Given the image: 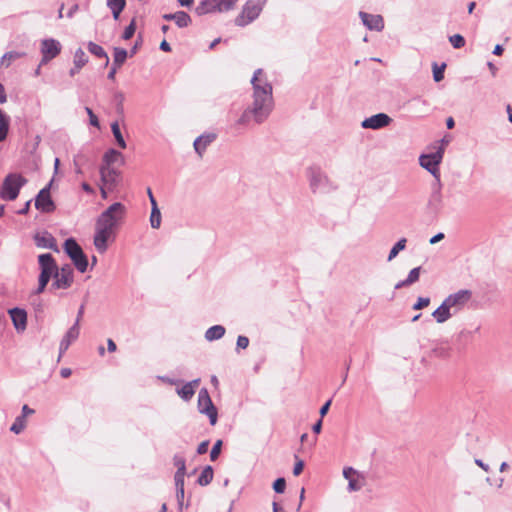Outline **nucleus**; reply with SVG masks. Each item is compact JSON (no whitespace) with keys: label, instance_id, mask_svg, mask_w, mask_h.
Wrapping results in <instances>:
<instances>
[{"label":"nucleus","instance_id":"obj_51","mask_svg":"<svg viewBox=\"0 0 512 512\" xmlns=\"http://www.w3.org/2000/svg\"><path fill=\"white\" fill-rule=\"evenodd\" d=\"M434 354L438 357H447L449 355V348L448 347H437L433 350Z\"/></svg>","mask_w":512,"mask_h":512},{"label":"nucleus","instance_id":"obj_53","mask_svg":"<svg viewBox=\"0 0 512 512\" xmlns=\"http://www.w3.org/2000/svg\"><path fill=\"white\" fill-rule=\"evenodd\" d=\"M209 441H203L198 445L197 453L202 455L208 451Z\"/></svg>","mask_w":512,"mask_h":512},{"label":"nucleus","instance_id":"obj_22","mask_svg":"<svg viewBox=\"0 0 512 512\" xmlns=\"http://www.w3.org/2000/svg\"><path fill=\"white\" fill-rule=\"evenodd\" d=\"M216 135L213 133L203 134L197 137L193 143L194 149L199 157H202L206 148L215 140Z\"/></svg>","mask_w":512,"mask_h":512},{"label":"nucleus","instance_id":"obj_33","mask_svg":"<svg viewBox=\"0 0 512 512\" xmlns=\"http://www.w3.org/2000/svg\"><path fill=\"white\" fill-rule=\"evenodd\" d=\"M128 57V52L124 48L115 47L114 48V57L113 64L114 66L121 67Z\"/></svg>","mask_w":512,"mask_h":512},{"label":"nucleus","instance_id":"obj_8","mask_svg":"<svg viewBox=\"0 0 512 512\" xmlns=\"http://www.w3.org/2000/svg\"><path fill=\"white\" fill-rule=\"evenodd\" d=\"M308 178L310 187L314 193H325L334 189L329 178L318 167H311L308 169Z\"/></svg>","mask_w":512,"mask_h":512},{"label":"nucleus","instance_id":"obj_54","mask_svg":"<svg viewBox=\"0 0 512 512\" xmlns=\"http://www.w3.org/2000/svg\"><path fill=\"white\" fill-rule=\"evenodd\" d=\"M444 237H445L444 233L440 232V233L434 235L433 237H431L430 240H429V243L432 244V245L436 244L439 241L443 240Z\"/></svg>","mask_w":512,"mask_h":512},{"label":"nucleus","instance_id":"obj_46","mask_svg":"<svg viewBox=\"0 0 512 512\" xmlns=\"http://www.w3.org/2000/svg\"><path fill=\"white\" fill-rule=\"evenodd\" d=\"M221 447H222L221 440L216 441V443L213 445L211 452H210V459L212 461H215L218 458V456L221 452Z\"/></svg>","mask_w":512,"mask_h":512},{"label":"nucleus","instance_id":"obj_41","mask_svg":"<svg viewBox=\"0 0 512 512\" xmlns=\"http://www.w3.org/2000/svg\"><path fill=\"white\" fill-rule=\"evenodd\" d=\"M25 426L26 420L24 419V416H18L11 425L10 430L15 434H19L24 430Z\"/></svg>","mask_w":512,"mask_h":512},{"label":"nucleus","instance_id":"obj_60","mask_svg":"<svg viewBox=\"0 0 512 512\" xmlns=\"http://www.w3.org/2000/svg\"><path fill=\"white\" fill-rule=\"evenodd\" d=\"M34 413V410L29 408L28 405H24L22 407V415L21 416H24V418L28 415H31Z\"/></svg>","mask_w":512,"mask_h":512},{"label":"nucleus","instance_id":"obj_47","mask_svg":"<svg viewBox=\"0 0 512 512\" xmlns=\"http://www.w3.org/2000/svg\"><path fill=\"white\" fill-rule=\"evenodd\" d=\"M286 488V481L284 478H278L273 483V489L276 493H283Z\"/></svg>","mask_w":512,"mask_h":512},{"label":"nucleus","instance_id":"obj_62","mask_svg":"<svg viewBox=\"0 0 512 512\" xmlns=\"http://www.w3.org/2000/svg\"><path fill=\"white\" fill-rule=\"evenodd\" d=\"M160 49L162 51H165V52H170L171 51V47H170V44L166 41V40H163L160 44Z\"/></svg>","mask_w":512,"mask_h":512},{"label":"nucleus","instance_id":"obj_64","mask_svg":"<svg viewBox=\"0 0 512 512\" xmlns=\"http://www.w3.org/2000/svg\"><path fill=\"white\" fill-rule=\"evenodd\" d=\"M273 512H286L282 507L278 505L277 502H273L272 504Z\"/></svg>","mask_w":512,"mask_h":512},{"label":"nucleus","instance_id":"obj_48","mask_svg":"<svg viewBox=\"0 0 512 512\" xmlns=\"http://www.w3.org/2000/svg\"><path fill=\"white\" fill-rule=\"evenodd\" d=\"M430 304V298L428 297H419L416 303L413 305L414 310H420L427 307Z\"/></svg>","mask_w":512,"mask_h":512},{"label":"nucleus","instance_id":"obj_26","mask_svg":"<svg viewBox=\"0 0 512 512\" xmlns=\"http://www.w3.org/2000/svg\"><path fill=\"white\" fill-rule=\"evenodd\" d=\"M106 5L110 9L114 20L117 21L126 6V0H107Z\"/></svg>","mask_w":512,"mask_h":512},{"label":"nucleus","instance_id":"obj_36","mask_svg":"<svg viewBox=\"0 0 512 512\" xmlns=\"http://www.w3.org/2000/svg\"><path fill=\"white\" fill-rule=\"evenodd\" d=\"M406 243V238H401L400 240H398L395 243V245L391 248L387 260L392 261L399 254L400 251L405 249Z\"/></svg>","mask_w":512,"mask_h":512},{"label":"nucleus","instance_id":"obj_2","mask_svg":"<svg viewBox=\"0 0 512 512\" xmlns=\"http://www.w3.org/2000/svg\"><path fill=\"white\" fill-rule=\"evenodd\" d=\"M126 213L125 206L116 202L103 211L96 221L94 246L100 253H104L108 247V240L114 237L118 226Z\"/></svg>","mask_w":512,"mask_h":512},{"label":"nucleus","instance_id":"obj_24","mask_svg":"<svg viewBox=\"0 0 512 512\" xmlns=\"http://www.w3.org/2000/svg\"><path fill=\"white\" fill-rule=\"evenodd\" d=\"M454 314L451 312L447 303L443 300L441 305L432 313L437 323L442 324L448 321Z\"/></svg>","mask_w":512,"mask_h":512},{"label":"nucleus","instance_id":"obj_44","mask_svg":"<svg viewBox=\"0 0 512 512\" xmlns=\"http://www.w3.org/2000/svg\"><path fill=\"white\" fill-rule=\"evenodd\" d=\"M449 41L451 45L456 49L462 48L465 45V39L460 34L450 36Z\"/></svg>","mask_w":512,"mask_h":512},{"label":"nucleus","instance_id":"obj_18","mask_svg":"<svg viewBox=\"0 0 512 512\" xmlns=\"http://www.w3.org/2000/svg\"><path fill=\"white\" fill-rule=\"evenodd\" d=\"M119 171L109 165H102L100 167L101 181L109 190L113 189L118 182Z\"/></svg>","mask_w":512,"mask_h":512},{"label":"nucleus","instance_id":"obj_14","mask_svg":"<svg viewBox=\"0 0 512 512\" xmlns=\"http://www.w3.org/2000/svg\"><path fill=\"white\" fill-rule=\"evenodd\" d=\"M74 281V272L70 265H65L61 269L57 268L55 272L54 282L52 287L56 289H67Z\"/></svg>","mask_w":512,"mask_h":512},{"label":"nucleus","instance_id":"obj_40","mask_svg":"<svg viewBox=\"0 0 512 512\" xmlns=\"http://www.w3.org/2000/svg\"><path fill=\"white\" fill-rule=\"evenodd\" d=\"M25 54L17 51H10L5 53L1 58V64L8 66L11 61L23 57Z\"/></svg>","mask_w":512,"mask_h":512},{"label":"nucleus","instance_id":"obj_11","mask_svg":"<svg viewBox=\"0 0 512 512\" xmlns=\"http://www.w3.org/2000/svg\"><path fill=\"white\" fill-rule=\"evenodd\" d=\"M62 50L61 43L54 38L43 39L40 43V52L42 59L40 65H45L52 59L56 58Z\"/></svg>","mask_w":512,"mask_h":512},{"label":"nucleus","instance_id":"obj_49","mask_svg":"<svg viewBox=\"0 0 512 512\" xmlns=\"http://www.w3.org/2000/svg\"><path fill=\"white\" fill-rule=\"evenodd\" d=\"M85 111L89 116L90 124L94 127H99V120H98L97 116L94 114V112L92 111V109L89 107H86Z\"/></svg>","mask_w":512,"mask_h":512},{"label":"nucleus","instance_id":"obj_56","mask_svg":"<svg viewBox=\"0 0 512 512\" xmlns=\"http://www.w3.org/2000/svg\"><path fill=\"white\" fill-rule=\"evenodd\" d=\"M161 381L170 384V385H176L178 383V380L169 378L167 376H159L158 377Z\"/></svg>","mask_w":512,"mask_h":512},{"label":"nucleus","instance_id":"obj_32","mask_svg":"<svg viewBox=\"0 0 512 512\" xmlns=\"http://www.w3.org/2000/svg\"><path fill=\"white\" fill-rule=\"evenodd\" d=\"M174 22L179 28H185L191 24L192 20L185 11H177L175 12Z\"/></svg>","mask_w":512,"mask_h":512},{"label":"nucleus","instance_id":"obj_28","mask_svg":"<svg viewBox=\"0 0 512 512\" xmlns=\"http://www.w3.org/2000/svg\"><path fill=\"white\" fill-rule=\"evenodd\" d=\"M420 271H421V267H416V268H413L407 278L405 280H402V281H399L396 285H395V289H401L405 286H410L412 284H414L415 282H417L419 280V277H420Z\"/></svg>","mask_w":512,"mask_h":512},{"label":"nucleus","instance_id":"obj_52","mask_svg":"<svg viewBox=\"0 0 512 512\" xmlns=\"http://www.w3.org/2000/svg\"><path fill=\"white\" fill-rule=\"evenodd\" d=\"M303 468H304V462L302 460H298L295 465H294V468H293V474L295 476H298L302 473L303 471Z\"/></svg>","mask_w":512,"mask_h":512},{"label":"nucleus","instance_id":"obj_39","mask_svg":"<svg viewBox=\"0 0 512 512\" xmlns=\"http://www.w3.org/2000/svg\"><path fill=\"white\" fill-rule=\"evenodd\" d=\"M175 486L179 510L182 511L184 499V480H175Z\"/></svg>","mask_w":512,"mask_h":512},{"label":"nucleus","instance_id":"obj_20","mask_svg":"<svg viewBox=\"0 0 512 512\" xmlns=\"http://www.w3.org/2000/svg\"><path fill=\"white\" fill-rule=\"evenodd\" d=\"M80 334V327L78 326V323H74L69 330L66 332V334L63 336L60 345H59V357L58 361L62 357V355L67 351L69 346L77 340Z\"/></svg>","mask_w":512,"mask_h":512},{"label":"nucleus","instance_id":"obj_63","mask_svg":"<svg viewBox=\"0 0 512 512\" xmlns=\"http://www.w3.org/2000/svg\"><path fill=\"white\" fill-rule=\"evenodd\" d=\"M47 284H48L47 282H43V281H39L38 280V288L36 290V293L37 294L42 293L45 290Z\"/></svg>","mask_w":512,"mask_h":512},{"label":"nucleus","instance_id":"obj_30","mask_svg":"<svg viewBox=\"0 0 512 512\" xmlns=\"http://www.w3.org/2000/svg\"><path fill=\"white\" fill-rule=\"evenodd\" d=\"M88 51L95 55L98 58H105V65L107 66L109 64V57L106 53V51L98 44L90 41L87 44Z\"/></svg>","mask_w":512,"mask_h":512},{"label":"nucleus","instance_id":"obj_12","mask_svg":"<svg viewBox=\"0 0 512 512\" xmlns=\"http://www.w3.org/2000/svg\"><path fill=\"white\" fill-rule=\"evenodd\" d=\"M38 262L41 270L38 279L39 281L48 283L51 277L55 278V272H57V265L51 254L45 253L39 255Z\"/></svg>","mask_w":512,"mask_h":512},{"label":"nucleus","instance_id":"obj_31","mask_svg":"<svg viewBox=\"0 0 512 512\" xmlns=\"http://www.w3.org/2000/svg\"><path fill=\"white\" fill-rule=\"evenodd\" d=\"M118 160H121V163H123V157L121 152L115 150V149H109L103 157L104 164L103 165H109L112 166L113 163L117 162Z\"/></svg>","mask_w":512,"mask_h":512},{"label":"nucleus","instance_id":"obj_13","mask_svg":"<svg viewBox=\"0 0 512 512\" xmlns=\"http://www.w3.org/2000/svg\"><path fill=\"white\" fill-rule=\"evenodd\" d=\"M51 182L39 191L35 198V208L42 213H52L56 206L50 194Z\"/></svg>","mask_w":512,"mask_h":512},{"label":"nucleus","instance_id":"obj_9","mask_svg":"<svg viewBox=\"0 0 512 512\" xmlns=\"http://www.w3.org/2000/svg\"><path fill=\"white\" fill-rule=\"evenodd\" d=\"M197 408L201 414H205L208 416L209 422L212 426H214L217 423V408L213 404L209 392L206 388H202L198 393Z\"/></svg>","mask_w":512,"mask_h":512},{"label":"nucleus","instance_id":"obj_5","mask_svg":"<svg viewBox=\"0 0 512 512\" xmlns=\"http://www.w3.org/2000/svg\"><path fill=\"white\" fill-rule=\"evenodd\" d=\"M266 2L267 0H248L241 13L236 17L235 24L244 27L253 22L260 15Z\"/></svg>","mask_w":512,"mask_h":512},{"label":"nucleus","instance_id":"obj_4","mask_svg":"<svg viewBox=\"0 0 512 512\" xmlns=\"http://www.w3.org/2000/svg\"><path fill=\"white\" fill-rule=\"evenodd\" d=\"M63 249L72 260L76 269L79 272L84 273L88 267V259L76 240L74 238L66 239L63 245Z\"/></svg>","mask_w":512,"mask_h":512},{"label":"nucleus","instance_id":"obj_6","mask_svg":"<svg viewBox=\"0 0 512 512\" xmlns=\"http://www.w3.org/2000/svg\"><path fill=\"white\" fill-rule=\"evenodd\" d=\"M238 0H203L195 8L197 15L223 13L232 10Z\"/></svg>","mask_w":512,"mask_h":512},{"label":"nucleus","instance_id":"obj_37","mask_svg":"<svg viewBox=\"0 0 512 512\" xmlns=\"http://www.w3.org/2000/svg\"><path fill=\"white\" fill-rule=\"evenodd\" d=\"M111 130H112V133H113L119 147L122 149H125L127 147V145H126V142L121 134L118 122H113L111 124Z\"/></svg>","mask_w":512,"mask_h":512},{"label":"nucleus","instance_id":"obj_61","mask_svg":"<svg viewBox=\"0 0 512 512\" xmlns=\"http://www.w3.org/2000/svg\"><path fill=\"white\" fill-rule=\"evenodd\" d=\"M118 68L119 67L114 66V64L112 65V68H111V70L109 71V73L107 75L108 79H110V80H114L115 79V75L117 73V69Z\"/></svg>","mask_w":512,"mask_h":512},{"label":"nucleus","instance_id":"obj_57","mask_svg":"<svg viewBox=\"0 0 512 512\" xmlns=\"http://www.w3.org/2000/svg\"><path fill=\"white\" fill-rule=\"evenodd\" d=\"M107 349L109 352H115L117 349V346L115 342L112 339L107 340Z\"/></svg>","mask_w":512,"mask_h":512},{"label":"nucleus","instance_id":"obj_19","mask_svg":"<svg viewBox=\"0 0 512 512\" xmlns=\"http://www.w3.org/2000/svg\"><path fill=\"white\" fill-rule=\"evenodd\" d=\"M442 185L440 180H436L435 183L432 185L431 194L428 200V208L432 212H438L443 204V197H442Z\"/></svg>","mask_w":512,"mask_h":512},{"label":"nucleus","instance_id":"obj_35","mask_svg":"<svg viewBox=\"0 0 512 512\" xmlns=\"http://www.w3.org/2000/svg\"><path fill=\"white\" fill-rule=\"evenodd\" d=\"M88 63V56L84 52L83 49L78 48L76 49L74 56H73V64L77 67L83 68Z\"/></svg>","mask_w":512,"mask_h":512},{"label":"nucleus","instance_id":"obj_27","mask_svg":"<svg viewBox=\"0 0 512 512\" xmlns=\"http://www.w3.org/2000/svg\"><path fill=\"white\" fill-rule=\"evenodd\" d=\"M173 463L177 467V471L175 473V480H184L186 473V461L182 455L176 454L173 457Z\"/></svg>","mask_w":512,"mask_h":512},{"label":"nucleus","instance_id":"obj_34","mask_svg":"<svg viewBox=\"0 0 512 512\" xmlns=\"http://www.w3.org/2000/svg\"><path fill=\"white\" fill-rule=\"evenodd\" d=\"M213 479V469L211 466H206L198 477V484L201 486L208 485Z\"/></svg>","mask_w":512,"mask_h":512},{"label":"nucleus","instance_id":"obj_38","mask_svg":"<svg viewBox=\"0 0 512 512\" xmlns=\"http://www.w3.org/2000/svg\"><path fill=\"white\" fill-rule=\"evenodd\" d=\"M150 225L154 229H158L161 225V212L158 207L151 208Z\"/></svg>","mask_w":512,"mask_h":512},{"label":"nucleus","instance_id":"obj_55","mask_svg":"<svg viewBox=\"0 0 512 512\" xmlns=\"http://www.w3.org/2000/svg\"><path fill=\"white\" fill-rule=\"evenodd\" d=\"M331 405V400H328L321 408H320V415L321 417L325 416L329 410V407Z\"/></svg>","mask_w":512,"mask_h":512},{"label":"nucleus","instance_id":"obj_29","mask_svg":"<svg viewBox=\"0 0 512 512\" xmlns=\"http://www.w3.org/2000/svg\"><path fill=\"white\" fill-rule=\"evenodd\" d=\"M225 328L222 325H214L205 332V339L209 342L219 340L225 335Z\"/></svg>","mask_w":512,"mask_h":512},{"label":"nucleus","instance_id":"obj_3","mask_svg":"<svg viewBox=\"0 0 512 512\" xmlns=\"http://www.w3.org/2000/svg\"><path fill=\"white\" fill-rule=\"evenodd\" d=\"M27 183V179L18 173L8 174L0 188V198L4 201L15 200L21 188Z\"/></svg>","mask_w":512,"mask_h":512},{"label":"nucleus","instance_id":"obj_16","mask_svg":"<svg viewBox=\"0 0 512 512\" xmlns=\"http://www.w3.org/2000/svg\"><path fill=\"white\" fill-rule=\"evenodd\" d=\"M392 121V118L386 113H378L365 118L361 122V127L363 129L379 130L389 126Z\"/></svg>","mask_w":512,"mask_h":512},{"label":"nucleus","instance_id":"obj_21","mask_svg":"<svg viewBox=\"0 0 512 512\" xmlns=\"http://www.w3.org/2000/svg\"><path fill=\"white\" fill-rule=\"evenodd\" d=\"M14 328L17 332H24L27 328V312L24 309L15 307L8 310Z\"/></svg>","mask_w":512,"mask_h":512},{"label":"nucleus","instance_id":"obj_15","mask_svg":"<svg viewBox=\"0 0 512 512\" xmlns=\"http://www.w3.org/2000/svg\"><path fill=\"white\" fill-rule=\"evenodd\" d=\"M343 476L348 480L349 492L359 491L364 486V475L352 467H345L343 469Z\"/></svg>","mask_w":512,"mask_h":512},{"label":"nucleus","instance_id":"obj_7","mask_svg":"<svg viewBox=\"0 0 512 512\" xmlns=\"http://www.w3.org/2000/svg\"><path fill=\"white\" fill-rule=\"evenodd\" d=\"M443 155L444 148L440 146L437 148L435 152L421 155L419 158V163L421 167L426 169L429 173H431L435 178V181L440 180L439 165L442 162Z\"/></svg>","mask_w":512,"mask_h":512},{"label":"nucleus","instance_id":"obj_42","mask_svg":"<svg viewBox=\"0 0 512 512\" xmlns=\"http://www.w3.org/2000/svg\"><path fill=\"white\" fill-rule=\"evenodd\" d=\"M445 68V63H443L441 66H438L437 63L433 64V78L435 82H440L441 80H443Z\"/></svg>","mask_w":512,"mask_h":512},{"label":"nucleus","instance_id":"obj_59","mask_svg":"<svg viewBox=\"0 0 512 512\" xmlns=\"http://www.w3.org/2000/svg\"><path fill=\"white\" fill-rule=\"evenodd\" d=\"M79 9V5L78 4H74L70 9L69 11L67 12V17L68 18H72L74 16V14L78 11Z\"/></svg>","mask_w":512,"mask_h":512},{"label":"nucleus","instance_id":"obj_1","mask_svg":"<svg viewBox=\"0 0 512 512\" xmlns=\"http://www.w3.org/2000/svg\"><path fill=\"white\" fill-rule=\"evenodd\" d=\"M251 84L253 88L252 104L243 111L236 125L247 126L251 120L261 124L268 119L273 110V88L263 69L255 70Z\"/></svg>","mask_w":512,"mask_h":512},{"label":"nucleus","instance_id":"obj_10","mask_svg":"<svg viewBox=\"0 0 512 512\" xmlns=\"http://www.w3.org/2000/svg\"><path fill=\"white\" fill-rule=\"evenodd\" d=\"M472 298V291L469 289H461L455 293L448 295L444 301L447 303L451 312L455 315L467 305Z\"/></svg>","mask_w":512,"mask_h":512},{"label":"nucleus","instance_id":"obj_45","mask_svg":"<svg viewBox=\"0 0 512 512\" xmlns=\"http://www.w3.org/2000/svg\"><path fill=\"white\" fill-rule=\"evenodd\" d=\"M136 30V21L135 19H132L131 23L125 28L122 38L124 40H129L133 37Z\"/></svg>","mask_w":512,"mask_h":512},{"label":"nucleus","instance_id":"obj_23","mask_svg":"<svg viewBox=\"0 0 512 512\" xmlns=\"http://www.w3.org/2000/svg\"><path fill=\"white\" fill-rule=\"evenodd\" d=\"M35 243L40 248H47L58 251L55 238L48 232L36 234L34 237Z\"/></svg>","mask_w":512,"mask_h":512},{"label":"nucleus","instance_id":"obj_17","mask_svg":"<svg viewBox=\"0 0 512 512\" xmlns=\"http://www.w3.org/2000/svg\"><path fill=\"white\" fill-rule=\"evenodd\" d=\"M359 17L363 25L372 31L380 32L384 29L383 17L379 14H369L367 12L360 11Z\"/></svg>","mask_w":512,"mask_h":512},{"label":"nucleus","instance_id":"obj_50","mask_svg":"<svg viewBox=\"0 0 512 512\" xmlns=\"http://www.w3.org/2000/svg\"><path fill=\"white\" fill-rule=\"evenodd\" d=\"M236 345H237V348H238V349H245V348H247V347H248V345H249V339H248L246 336H242V335H240V336H238V338H237V343H236Z\"/></svg>","mask_w":512,"mask_h":512},{"label":"nucleus","instance_id":"obj_25","mask_svg":"<svg viewBox=\"0 0 512 512\" xmlns=\"http://www.w3.org/2000/svg\"><path fill=\"white\" fill-rule=\"evenodd\" d=\"M200 379L185 383L181 388L177 389V394L185 401H189L194 393L195 388L198 386Z\"/></svg>","mask_w":512,"mask_h":512},{"label":"nucleus","instance_id":"obj_58","mask_svg":"<svg viewBox=\"0 0 512 512\" xmlns=\"http://www.w3.org/2000/svg\"><path fill=\"white\" fill-rule=\"evenodd\" d=\"M322 429V420H318L312 427L314 433L319 434Z\"/></svg>","mask_w":512,"mask_h":512},{"label":"nucleus","instance_id":"obj_43","mask_svg":"<svg viewBox=\"0 0 512 512\" xmlns=\"http://www.w3.org/2000/svg\"><path fill=\"white\" fill-rule=\"evenodd\" d=\"M10 126V117L0 120V142L4 141L7 137Z\"/></svg>","mask_w":512,"mask_h":512}]
</instances>
